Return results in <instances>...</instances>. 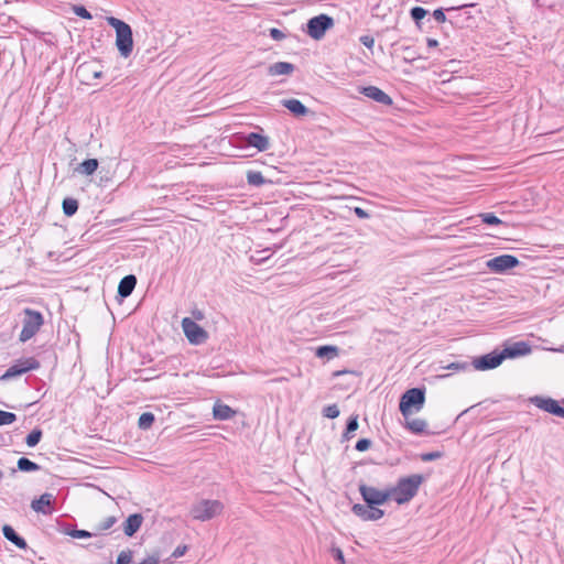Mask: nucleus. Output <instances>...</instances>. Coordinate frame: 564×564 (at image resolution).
Returning a JSON list of instances; mask_svg holds the SVG:
<instances>
[{
  "instance_id": "nucleus-39",
  "label": "nucleus",
  "mask_w": 564,
  "mask_h": 564,
  "mask_svg": "<svg viewBox=\"0 0 564 564\" xmlns=\"http://www.w3.org/2000/svg\"><path fill=\"white\" fill-rule=\"evenodd\" d=\"M67 534L74 539H87V538H91L93 535H97V533H95V532H89V531L79 530V529L70 530L67 532Z\"/></svg>"
},
{
  "instance_id": "nucleus-18",
  "label": "nucleus",
  "mask_w": 564,
  "mask_h": 564,
  "mask_svg": "<svg viewBox=\"0 0 564 564\" xmlns=\"http://www.w3.org/2000/svg\"><path fill=\"white\" fill-rule=\"evenodd\" d=\"M281 105L296 117H303L311 112L301 100L295 98L283 99L281 100Z\"/></svg>"
},
{
  "instance_id": "nucleus-46",
  "label": "nucleus",
  "mask_w": 564,
  "mask_h": 564,
  "mask_svg": "<svg viewBox=\"0 0 564 564\" xmlns=\"http://www.w3.org/2000/svg\"><path fill=\"white\" fill-rule=\"evenodd\" d=\"M433 18H434L438 23H444V22H446V15H445L444 9L438 8V9H436V10H434V11H433Z\"/></svg>"
},
{
  "instance_id": "nucleus-4",
  "label": "nucleus",
  "mask_w": 564,
  "mask_h": 564,
  "mask_svg": "<svg viewBox=\"0 0 564 564\" xmlns=\"http://www.w3.org/2000/svg\"><path fill=\"white\" fill-rule=\"evenodd\" d=\"M425 403V390L422 388H411L406 390L399 403L401 414L408 419L412 413L419 412Z\"/></svg>"
},
{
  "instance_id": "nucleus-2",
  "label": "nucleus",
  "mask_w": 564,
  "mask_h": 564,
  "mask_svg": "<svg viewBox=\"0 0 564 564\" xmlns=\"http://www.w3.org/2000/svg\"><path fill=\"white\" fill-rule=\"evenodd\" d=\"M107 21L116 30V45L120 55L124 58L129 57L133 50L131 26L115 17H109Z\"/></svg>"
},
{
  "instance_id": "nucleus-30",
  "label": "nucleus",
  "mask_w": 564,
  "mask_h": 564,
  "mask_svg": "<svg viewBox=\"0 0 564 564\" xmlns=\"http://www.w3.org/2000/svg\"><path fill=\"white\" fill-rule=\"evenodd\" d=\"M427 13L429 11L422 7H413L410 10V17L419 29H421V21L426 17Z\"/></svg>"
},
{
  "instance_id": "nucleus-13",
  "label": "nucleus",
  "mask_w": 564,
  "mask_h": 564,
  "mask_svg": "<svg viewBox=\"0 0 564 564\" xmlns=\"http://www.w3.org/2000/svg\"><path fill=\"white\" fill-rule=\"evenodd\" d=\"M54 502H55V497L50 492H45V494L41 495L37 499H34L31 502V508L37 513L48 516V514H52V512H53V503Z\"/></svg>"
},
{
  "instance_id": "nucleus-47",
  "label": "nucleus",
  "mask_w": 564,
  "mask_h": 564,
  "mask_svg": "<svg viewBox=\"0 0 564 564\" xmlns=\"http://www.w3.org/2000/svg\"><path fill=\"white\" fill-rule=\"evenodd\" d=\"M467 368H468V364H466V362H452L445 367V369L454 370V371L465 370Z\"/></svg>"
},
{
  "instance_id": "nucleus-33",
  "label": "nucleus",
  "mask_w": 564,
  "mask_h": 564,
  "mask_svg": "<svg viewBox=\"0 0 564 564\" xmlns=\"http://www.w3.org/2000/svg\"><path fill=\"white\" fill-rule=\"evenodd\" d=\"M154 414L151 412H144L140 415L138 426L141 430H149L154 423Z\"/></svg>"
},
{
  "instance_id": "nucleus-52",
  "label": "nucleus",
  "mask_w": 564,
  "mask_h": 564,
  "mask_svg": "<svg viewBox=\"0 0 564 564\" xmlns=\"http://www.w3.org/2000/svg\"><path fill=\"white\" fill-rule=\"evenodd\" d=\"M187 551V546L186 545H178L172 553V557L173 558H178L181 556H183Z\"/></svg>"
},
{
  "instance_id": "nucleus-23",
  "label": "nucleus",
  "mask_w": 564,
  "mask_h": 564,
  "mask_svg": "<svg viewBox=\"0 0 564 564\" xmlns=\"http://www.w3.org/2000/svg\"><path fill=\"white\" fill-rule=\"evenodd\" d=\"M98 165L99 162L97 159H87L76 167V171L83 175L89 176L97 171Z\"/></svg>"
},
{
  "instance_id": "nucleus-36",
  "label": "nucleus",
  "mask_w": 564,
  "mask_h": 564,
  "mask_svg": "<svg viewBox=\"0 0 564 564\" xmlns=\"http://www.w3.org/2000/svg\"><path fill=\"white\" fill-rule=\"evenodd\" d=\"M479 217L481 218V221L486 225H490V226H494V225H500L502 224V220L499 219L495 214L492 213H484V214H480Z\"/></svg>"
},
{
  "instance_id": "nucleus-21",
  "label": "nucleus",
  "mask_w": 564,
  "mask_h": 564,
  "mask_svg": "<svg viewBox=\"0 0 564 564\" xmlns=\"http://www.w3.org/2000/svg\"><path fill=\"white\" fill-rule=\"evenodd\" d=\"M3 536L13 543L17 547L21 550H25L28 547L26 541L17 533V531L11 525H3L2 528Z\"/></svg>"
},
{
  "instance_id": "nucleus-19",
  "label": "nucleus",
  "mask_w": 564,
  "mask_h": 564,
  "mask_svg": "<svg viewBox=\"0 0 564 564\" xmlns=\"http://www.w3.org/2000/svg\"><path fill=\"white\" fill-rule=\"evenodd\" d=\"M137 285V278L133 274L123 276L118 285V295L126 299L131 295Z\"/></svg>"
},
{
  "instance_id": "nucleus-44",
  "label": "nucleus",
  "mask_w": 564,
  "mask_h": 564,
  "mask_svg": "<svg viewBox=\"0 0 564 564\" xmlns=\"http://www.w3.org/2000/svg\"><path fill=\"white\" fill-rule=\"evenodd\" d=\"M441 456H442V454L440 452H430V453L422 454L421 459L423 462H432V460L438 459Z\"/></svg>"
},
{
  "instance_id": "nucleus-8",
  "label": "nucleus",
  "mask_w": 564,
  "mask_h": 564,
  "mask_svg": "<svg viewBox=\"0 0 564 564\" xmlns=\"http://www.w3.org/2000/svg\"><path fill=\"white\" fill-rule=\"evenodd\" d=\"M359 492L366 503L369 506H381L387 500L391 499V494L389 489L379 490L375 487L368 486L366 484L359 485Z\"/></svg>"
},
{
  "instance_id": "nucleus-29",
  "label": "nucleus",
  "mask_w": 564,
  "mask_h": 564,
  "mask_svg": "<svg viewBox=\"0 0 564 564\" xmlns=\"http://www.w3.org/2000/svg\"><path fill=\"white\" fill-rule=\"evenodd\" d=\"M358 426H359L358 416L357 415L350 416L347 421L346 430L341 435L343 441H349L352 437L351 433L357 431Z\"/></svg>"
},
{
  "instance_id": "nucleus-11",
  "label": "nucleus",
  "mask_w": 564,
  "mask_h": 564,
  "mask_svg": "<svg viewBox=\"0 0 564 564\" xmlns=\"http://www.w3.org/2000/svg\"><path fill=\"white\" fill-rule=\"evenodd\" d=\"M531 402L539 409L558 417H564V399L557 401L549 397H534Z\"/></svg>"
},
{
  "instance_id": "nucleus-35",
  "label": "nucleus",
  "mask_w": 564,
  "mask_h": 564,
  "mask_svg": "<svg viewBox=\"0 0 564 564\" xmlns=\"http://www.w3.org/2000/svg\"><path fill=\"white\" fill-rule=\"evenodd\" d=\"M370 506L368 503L361 505V503H355L351 508V511L355 516L359 517L361 520L367 521L368 517L367 513H369Z\"/></svg>"
},
{
  "instance_id": "nucleus-26",
  "label": "nucleus",
  "mask_w": 564,
  "mask_h": 564,
  "mask_svg": "<svg viewBox=\"0 0 564 564\" xmlns=\"http://www.w3.org/2000/svg\"><path fill=\"white\" fill-rule=\"evenodd\" d=\"M315 355L318 358L326 357L328 359H332L338 355V347L330 345L319 346L317 347Z\"/></svg>"
},
{
  "instance_id": "nucleus-49",
  "label": "nucleus",
  "mask_w": 564,
  "mask_h": 564,
  "mask_svg": "<svg viewBox=\"0 0 564 564\" xmlns=\"http://www.w3.org/2000/svg\"><path fill=\"white\" fill-rule=\"evenodd\" d=\"M332 553L336 561H338L340 564H345L344 553L339 547H333Z\"/></svg>"
},
{
  "instance_id": "nucleus-6",
  "label": "nucleus",
  "mask_w": 564,
  "mask_h": 564,
  "mask_svg": "<svg viewBox=\"0 0 564 564\" xmlns=\"http://www.w3.org/2000/svg\"><path fill=\"white\" fill-rule=\"evenodd\" d=\"M334 26V19L327 14L311 18L306 23V33L314 40L324 37L327 30Z\"/></svg>"
},
{
  "instance_id": "nucleus-32",
  "label": "nucleus",
  "mask_w": 564,
  "mask_h": 564,
  "mask_svg": "<svg viewBox=\"0 0 564 564\" xmlns=\"http://www.w3.org/2000/svg\"><path fill=\"white\" fill-rule=\"evenodd\" d=\"M117 518L115 516L106 517L104 520H101L99 523L95 525V533H100L102 531H107L110 528H112L117 523Z\"/></svg>"
},
{
  "instance_id": "nucleus-1",
  "label": "nucleus",
  "mask_w": 564,
  "mask_h": 564,
  "mask_svg": "<svg viewBox=\"0 0 564 564\" xmlns=\"http://www.w3.org/2000/svg\"><path fill=\"white\" fill-rule=\"evenodd\" d=\"M423 481L424 477L420 474L400 478L397 486L389 489L391 499L398 505L409 502L417 494Z\"/></svg>"
},
{
  "instance_id": "nucleus-28",
  "label": "nucleus",
  "mask_w": 564,
  "mask_h": 564,
  "mask_svg": "<svg viewBox=\"0 0 564 564\" xmlns=\"http://www.w3.org/2000/svg\"><path fill=\"white\" fill-rule=\"evenodd\" d=\"M62 208H63V213L66 216L70 217L77 213L78 202H77V199L72 198V197L64 198V200L62 203Z\"/></svg>"
},
{
  "instance_id": "nucleus-50",
  "label": "nucleus",
  "mask_w": 564,
  "mask_h": 564,
  "mask_svg": "<svg viewBox=\"0 0 564 564\" xmlns=\"http://www.w3.org/2000/svg\"><path fill=\"white\" fill-rule=\"evenodd\" d=\"M352 210H354L355 215L360 219L370 218V214L367 210L362 209L361 207H354Z\"/></svg>"
},
{
  "instance_id": "nucleus-5",
  "label": "nucleus",
  "mask_w": 564,
  "mask_h": 564,
  "mask_svg": "<svg viewBox=\"0 0 564 564\" xmlns=\"http://www.w3.org/2000/svg\"><path fill=\"white\" fill-rule=\"evenodd\" d=\"M44 324L43 314L32 308L23 310L22 330L19 336L21 343H26L33 338Z\"/></svg>"
},
{
  "instance_id": "nucleus-40",
  "label": "nucleus",
  "mask_w": 564,
  "mask_h": 564,
  "mask_svg": "<svg viewBox=\"0 0 564 564\" xmlns=\"http://www.w3.org/2000/svg\"><path fill=\"white\" fill-rule=\"evenodd\" d=\"M383 510L377 508V506H370L369 513H367V521H376L383 517Z\"/></svg>"
},
{
  "instance_id": "nucleus-41",
  "label": "nucleus",
  "mask_w": 564,
  "mask_h": 564,
  "mask_svg": "<svg viewBox=\"0 0 564 564\" xmlns=\"http://www.w3.org/2000/svg\"><path fill=\"white\" fill-rule=\"evenodd\" d=\"M73 12L82 18V19H85V20H90L93 19V15L91 13L84 7V6H74L73 8Z\"/></svg>"
},
{
  "instance_id": "nucleus-24",
  "label": "nucleus",
  "mask_w": 564,
  "mask_h": 564,
  "mask_svg": "<svg viewBox=\"0 0 564 564\" xmlns=\"http://www.w3.org/2000/svg\"><path fill=\"white\" fill-rule=\"evenodd\" d=\"M405 427L413 434L426 433L427 422L423 419L406 420Z\"/></svg>"
},
{
  "instance_id": "nucleus-31",
  "label": "nucleus",
  "mask_w": 564,
  "mask_h": 564,
  "mask_svg": "<svg viewBox=\"0 0 564 564\" xmlns=\"http://www.w3.org/2000/svg\"><path fill=\"white\" fill-rule=\"evenodd\" d=\"M77 72H80L84 75L91 74L93 78H100L102 76V72L97 69L94 63L82 64Z\"/></svg>"
},
{
  "instance_id": "nucleus-25",
  "label": "nucleus",
  "mask_w": 564,
  "mask_h": 564,
  "mask_svg": "<svg viewBox=\"0 0 564 564\" xmlns=\"http://www.w3.org/2000/svg\"><path fill=\"white\" fill-rule=\"evenodd\" d=\"M17 467L19 470L24 471V473L37 471L41 469L40 465L30 460L26 457H20L18 459Z\"/></svg>"
},
{
  "instance_id": "nucleus-42",
  "label": "nucleus",
  "mask_w": 564,
  "mask_h": 564,
  "mask_svg": "<svg viewBox=\"0 0 564 564\" xmlns=\"http://www.w3.org/2000/svg\"><path fill=\"white\" fill-rule=\"evenodd\" d=\"M323 414L328 419H336L339 415V409L336 404H330L324 408Z\"/></svg>"
},
{
  "instance_id": "nucleus-38",
  "label": "nucleus",
  "mask_w": 564,
  "mask_h": 564,
  "mask_svg": "<svg viewBox=\"0 0 564 564\" xmlns=\"http://www.w3.org/2000/svg\"><path fill=\"white\" fill-rule=\"evenodd\" d=\"M17 421V415L12 412L0 410V426L9 425Z\"/></svg>"
},
{
  "instance_id": "nucleus-53",
  "label": "nucleus",
  "mask_w": 564,
  "mask_h": 564,
  "mask_svg": "<svg viewBox=\"0 0 564 564\" xmlns=\"http://www.w3.org/2000/svg\"><path fill=\"white\" fill-rule=\"evenodd\" d=\"M426 44L429 47H436L438 45V42L435 39L429 37L426 40Z\"/></svg>"
},
{
  "instance_id": "nucleus-27",
  "label": "nucleus",
  "mask_w": 564,
  "mask_h": 564,
  "mask_svg": "<svg viewBox=\"0 0 564 564\" xmlns=\"http://www.w3.org/2000/svg\"><path fill=\"white\" fill-rule=\"evenodd\" d=\"M247 182L249 185L260 187L268 183L261 172L259 171H248L247 172Z\"/></svg>"
},
{
  "instance_id": "nucleus-9",
  "label": "nucleus",
  "mask_w": 564,
  "mask_h": 564,
  "mask_svg": "<svg viewBox=\"0 0 564 564\" xmlns=\"http://www.w3.org/2000/svg\"><path fill=\"white\" fill-rule=\"evenodd\" d=\"M182 327L186 338L193 345L203 344L208 338L207 332L189 317L183 318Z\"/></svg>"
},
{
  "instance_id": "nucleus-43",
  "label": "nucleus",
  "mask_w": 564,
  "mask_h": 564,
  "mask_svg": "<svg viewBox=\"0 0 564 564\" xmlns=\"http://www.w3.org/2000/svg\"><path fill=\"white\" fill-rule=\"evenodd\" d=\"M371 446V441L369 438H360L356 445H355V448L358 451V452H365L367 449H369Z\"/></svg>"
},
{
  "instance_id": "nucleus-3",
  "label": "nucleus",
  "mask_w": 564,
  "mask_h": 564,
  "mask_svg": "<svg viewBox=\"0 0 564 564\" xmlns=\"http://www.w3.org/2000/svg\"><path fill=\"white\" fill-rule=\"evenodd\" d=\"M225 509L220 500L202 499L191 507V516L193 519L205 522L220 516Z\"/></svg>"
},
{
  "instance_id": "nucleus-20",
  "label": "nucleus",
  "mask_w": 564,
  "mask_h": 564,
  "mask_svg": "<svg viewBox=\"0 0 564 564\" xmlns=\"http://www.w3.org/2000/svg\"><path fill=\"white\" fill-rule=\"evenodd\" d=\"M295 70V65L289 62H276L268 67V75L280 76L291 75Z\"/></svg>"
},
{
  "instance_id": "nucleus-14",
  "label": "nucleus",
  "mask_w": 564,
  "mask_h": 564,
  "mask_svg": "<svg viewBox=\"0 0 564 564\" xmlns=\"http://www.w3.org/2000/svg\"><path fill=\"white\" fill-rule=\"evenodd\" d=\"M360 93L364 96L384 106H391L393 102L392 98L388 94H386L382 89L376 86L361 87Z\"/></svg>"
},
{
  "instance_id": "nucleus-7",
  "label": "nucleus",
  "mask_w": 564,
  "mask_h": 564,
  "mask_svg": "<svg viewBox=\"0 0 564 564\" xmlns=\"http://www.w3.org/2000/svg\"><path fill=\"white\" fill-rule=\"evenodd\" d=\"M40 368V361L34 357L19 359L15 364L10 366L7 371L0 377V380L7 381L12 378L22 376L31 370Z\"/></svg>"
},
{
  "instance_id": "nucleus-34",
  "label": "nucleus",
  "mask_w": 564,
  "mask_h": 564,
  "mask_svg": "<svg viewBox=\"0 0 564 564\" xmlns=\"http://www.w3.org/2000/svg\"><path fill=\"white\" fill-rule=\"evenodd\" d=\"M43 432L40 429H34L31 433L28 434L25 437V443L29 447L36 446L41 438H42Z\"/></svg>"
},
{
  "instance_id": "nucleus-45",
  "label": "nucleus",
  "mask_w": 564,
  "mask_h": 564,
  "mask_svg": "<svg viewBox=\"0 0 564 564\" xmlns=\"http://www.w3.org/2000/svg\"><path fill=\"white\" fill-rule=\"evenodd\" d=\"M269 34L274 41H282L285 39V34L276 28L270 29Z\"/></svg>"
},
{
  "instance_id": "nucleus-12",
  "label": "nucleus",
  "mask_w": 564,
  "mask_h": 564,
  "mask_svg": "<svg viewBox=\"0 0 564 564\" xmlns=\"http://www.w3.org/2000/svg\"><path fill=\"white\" fill-rule=\"evenodd\" d=\"M505 360V355L501 351L494 350L489 354L476 357L471 365L477 370H491L501 365Z\"/></svg>"
},
{
  "instance_id": "nucleus-10",
  "label": "nucleus",
  "mask_w": 564,
  "mask_h": 564,
  "mask_svg": "<svg viewBox=\"0 0 564 564\" xmlns=\"http://www.w3.org/2000/svg\"><path fill=\"white\" fill-rule=\"evenodd\" d=\"M520 264L517 257L512 254H501L487 261V268L495 273H505Z\"/></svg>"
},
{
  "instance_id": "nucleus-22",
  "label": "nucleus",
  "mask_w": 564,
  "mask_h": 564,
  "mask_svg": "<svg viewBox=\"0 0 564 564\" xmlns=\"http://www.w3.org/2000/svg\"><path fill=\"white\" fill-rule=\"evenodd\" d=\"M236 411L231 409L229 405L224 403H215L213 408V415L216 420L225 421L234 417Z\"/></svg>"
},
{
  "instance_id": "nucleus-51",
  "label": "nucleus",
  "mask_w": 564,
  "mask_h": 564,
  "mask_svg": "<svg viewBox=\"0 0 564 564\" xmlns=\"http://www.w3.org/2000/svg\"><path fill=\"white\" fill-rule=\"evenodd\" d=\"M360 42L362 45H365L368 48H372L375 45V39L369 35H364L360 37Z\"/></svg>"
},
{
  "instance_id": "nucleus-54",
  "label": "nucleus",
  "mask_w": 564,
  "mask_h": 564,
  "mask_svg": "<svg viewBox=\"0 0 564 564\" xmlns=\"http://www.w3.org/2000/svg\"><path fill=\"white\" fill-rule=\"evenodd\" d=\"M2 476H3V474H2V471L0 470V479L2 478Z\"/></svg>"
},
{
  "instance_id": "nucleus-16",
  "label": "nucleus",
  "mask_w": 564,
  "mask_h": 564,
  "mask_svg": "<svg viewBox=\"0 0 564 564\" xmlns=\"http://www.w3.org/2000/svg\"><path fill=\"white\" fill-rule=\"evenodd\" d=\"M245 141L248 145L256 148L260 152L267 151L270 147L269 138L258 132L248 133Z\"/></svg>"
},
{
  "instance_id": "nucleus-48",
  "label": "nucleus",
  "mask_w": 564,
  "mask_h": 564,
  "mask_svg": "<svg viewBox=\"0 0 564 564\" xmlns=\"http://www.w3.org/2000/svg\"><path fill=\"white\" fill-rule=\"evenodd\" d=\"M402 50L404 53H406V55L404 56L405 62H413L416 59V56L414 55V52L411 46H404Z\"/></svg>"
},
{
  "instance_id": "nucleus-17",
  "label": "nucleus",
  "mask_w": 564,
  "mask_h": 564,
  "mask_svg": "<svg viewBox=\"0 0 564 564\" xmlns=\"http://www.w3.org/2000/svg\"><path fill=\"white\" fill-rule=\"evenodd\" d=\"M143 517L141 513L130 514L123 522V532L127 536H133L141 528Z\"/></svg>"
},
{
  "instance_id": "nucleus-37",
  "label": "nucleus",
  "mask_w": 564,
  "mask_h": 564,
  "mask_svg": "<svg viewBox=\"0 0 564 564\" xmlns=\"http://www.w3.org/2000/svg\"><path fill=\"white\" fill-rule=\"evenodd\" d=\"M133 552L131 550L121 551L118 554L116 564H132Z\"/></svg>"
},
{
  "instance_id": "nucleus-15",
  "label": "nucleus",
  "mask_w": 564,
  "mask_h": 564,
  "mask_svg": "<svg viewBox=\"0 0 564 564\" xmlns=\"http://www.w3.org/2000/svg\"><path fill=\"white\" fill-rule=\"evenodd\" d=\"M529 352H531V347L525 341L513 343L501 350V354L505 355V359L525 356Z\"/></svg>"
}]
</instances>
